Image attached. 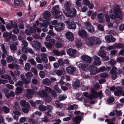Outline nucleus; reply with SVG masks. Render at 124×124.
Instances as JSON below:
<instances>
[{
    "label": "nucleus",
    "instance_id": "4",
    "mask_svg": "<svg viewBox=\"0 0 124 124\" xmlns=\"http://www.w3.org/2000/svg\"><path fill=\"white\" fill-rule=\"evenodd\" d=\"M65 23L68 26V28L70 29L75 30L76 28V25L73 21H67L65 22Z\"/></svg>",
    "mask_w": 124,
    "mask_h": 124
},
{
    "label": "nucleus",
    "instance_id": "6",
    "mask_svg": "<svg viewBox=\"0 0 124 124\" xmlns=\"http://www.w3.org/2000/svg\"><path fill=\"white\" fill-rule=\"evenodd\" d=\"M32 46L33 48L36 50H39L41 47L40 43L36 41H34L32 42Z\"/></svg>",
    "mask_w": 124,
    "mask_h": 124
},
{
    "label": "nucleus",
    "instance_id": "5",
    "mask_svg": "<svg viewBox=\"0 0 124 124\" xmlns=\"http://www.w3.org/2000/svg\"><path fill=\"white\" fill-rule=\"evenodd\" d=\"M53 15L54 17L55 18H58L60 17L61 20L63 19L64 17L62 14L61 12L60 11H53Z\"/></svg>",
    "mask_w": 124,
    "mask_h": 124
},
{
    "label": "nucleus",
    "instance_id": "1",
    "mask_svg": "<svg viewBox=\"0 0 124 124\" xmlns=\"http://www.w3.org/2000/svg\"><path fill=\"white\" fill-rule=\"evenodd\" d=\"M85 42L87 45L91 46L99 45L101 43L100 39L94 37H91L86 39Z\"/></svg>",
    "mask_w": 124,
    "mask_h": 124
},
{
    "label": "nucleus",
    "instance_id": "57",
    "mask_svg": "<svg viewBox=\"0 0 124 124\" xmlns=\"http://www.w3.org/2000/svg\"><path fill=\"white\" fill-rule=\"evenodd\" d=\"M117 61L119 62H121L124 61V58L123 57H119L117 59Z\"/></svg>",
    "mask_w": 124,
    "mask_h": 124
},
{
    "label": "nucleus",
    "instance_id": "20",
    "mask_svg": "<svg viewBox=\"0 0 124 124\" xmlns=\"http://www.w3.org/2000/svg\"><path fill=\"white\" fill-rule=\"evenodd\" d=\"M54 53L57 56H62L65 54V53L64 51H62L60 52H59L57 50H54L53 51Z\"/></svg>",
    "mask_w": 124,
    "mask_h": 124
},
{
    "label": "nucleus",
    "instance_id": "53",
    "mask_svg": "<svg viewBox=\"0 0 124 124\" xmlns=\"http://www.w3.org/2000/svg\"><path fill=\"white\" fill-rule=\"evenodd\" d=\"M22 51L24 54H26L28 51V49L26 47L23 46L22 47Z\"/></svg>",
    "mask_w": 124,
    "mask_h": 124
},
{
    "label": "nucleus",
    "instance_id": "26",
    "mask_svg": "<svg viewBox=\"0 0 124 124\" xmlns=\"http://www.w3.org/2000/svg\"><path fill=\"white\" fill-rule=\"evenodd\" d=\"M44 15V17L46 19H48L51 16V14L49 11H46L43 13Z\"/></svg>",
    "mask_w": 124,
    "mask_h": 124
},
{
    "label": "nucleus",
    "instance_id": "49",
    "mask_svg": "<svg viewBox=\"0 0 124 124\" xmlns=\"http://www.w3.org/2000/svg\"><path fill=\"white\" fill-rule=\"evenodd\" d=\"M101 62L100 60L95 61L93 63V64L94 65L96 66H99L101 64Z\"/></svg>",
    "mask_w": 124,
    "mask_h": 124
},
{
    "label": "nucleus",
    "instance_id": "31",
    "mask_svg": "<svg viewBox=\"0 0 124 124\" xmlns=\"http://www.w3.org/2000/svg\"><path fill=\"white\" fill-rule=\"evenodd\" d=\"M29 120L32 124H38L40 123L38 120L37 119H33L32 118H30L29 119Z\"/></svg>",
    "mask_w": 124,
    "mask_h": 124
},
{
    "label": "nucleus",
    "instance_id": "48",
    "mask_svg": "<svg viewBox=\"0 0 124 124\" xmlns=\"http://www.w3.org/2000/svg\"><path fill=\"white\" fill-rule=\"evenodd\" d=\"M33 76V74L31 72H27L25 74V76L27 78H31Z\"/></svg>",
    "mask_w": 124,
    "mask_h": 124
},
{
    "label": "nucleus",
    "instance_id": "7",
    "mask_svg": "<svg viewBox=\"0 0 124 124\" xmlns=\"http://www.w3.org/2000/svg\"><path fill=\"white\" fill-rule=\"evenodd\" d=\"M90 74L92 75H94L98 72V68L96 67L91 65L89 68Z\"/></svg>",
    "mask_w": 124,
    "mask_h": 124
},
{
    "label": "nucleus",
    "instance_id": "42",
    "mask_svg": "<svg viewBox=\"0 0 124 124\" xmlns=\"http://www.w3.org/2000/svg\"><path fill=\"white\" fill-rule=\"evenodd\" d=\"M22 87H17L16 89V93L18 94H20L22 92Z\"/></svg>",
    "mask_w": 124,
    "mask_h": 124
},
{
    "label": "nucleus",
    "instance_id": "43",
    "mask_svg": "<svg viewBox=\"0 0 124 124\" xmlns=\"http://www.w3.org/2000/svg\"><path fill=\"white\" fill-rule=\"evenodd\" d=\"M39 109L42 111H44L46 109V107L44 106H39Z\"/></svg>",
    "mask_w": 124,
    "mask_h": 124
},
{
    "label": "nucleus",
    "instance_id": "35",
    "mask_svg": "<svg viewBox=\"0 0 124 124\" xmlns=\"http://www.w3.org/2000/svg\"><path fill=\"white\" fill-rule=\"evenodd\" d=\"M55 72L57 75L61 76L62 75L63 73H64L65 72L64 70H56Z\"/></svg>",
    "mask_w": 124,
    "mask_h": 124
},
{
    "label": "nucleus",
    "instance_id": "14",
    "mask_svg": "<svg viewBox=\"0 0 124 124\" xmlns=\"http://www.w3.org/2000/svg\"><path fill=\"white\" fill-rule=\"evenodd\" d=\"M26 92V97L28 99L31 98V96L33 95L34 93V92L31 89H27Z\"/></svg>",
    "mask_w": 124,
    "mask_h": 124
},
{
    "label": "nucleus",
    "instance_id": "61",
    "mask_svg": "<svg viewBox=\"0 0 124 124\" xmlns=\"http://www.w3.org/2000/svg\"><path fill=\"white\" fill-rule=\"evenodd\" d=\"M52 95L53 97H57V94L56 92L54 90H52L50 92Z\"/></svg>",
    "mask_w": 124,
    "mask_h": 124
},
{
    "label": "nucleus",
    "instance_id": "15",
    "mask_svg": "<svg viewBox=\"0 0 124 124\" xmlns=\"http://www.w3.org/2000/svg\"><path fill=\"white\" fill-rule=\"evenodd\" d=\"M105 47L103 46H101L100 47L99 52L98 53V55L102 58H103L106 55L105 52L104 51Z\"/></svg>",
    "mask_w": 124,
    "mask_h": 124
},
{
    "label": "nucleus",
    "instance_id": "12",
    "mask_svg": "<svg viewBox=\"0 0 124 124\" xmlns=\"http://www.w3.org/2000/svg\"><path fill=\"white\" fill-rule=\"evenodd\" d=\"M81 59L87 63H90L92 61L91 57L86 55H83L81 57Z\"/></svg>",
    "mask_w": 124,
    "mask_h": 124
},
{
    "label": "nucleus",
    "instance_id": "2",
    "mask_svg": "<svg viewBox=\"0 0 124 124\" xmlns=\"http://www.w3.org/2000/svg\"><path fill=\"white\" fill-rule=\"evenodd\" d=\"M113 11L115 15L113 14H111L110 15L111 19H114L116 17L117 18H120L122 13L119 7L118 6H116L114 9Z\"/></svg>",
    "mask_w": 124,
    "mask_h": 124
},
{
    "label": "nucleus",
    "instance_id": "39",
    "mask_svg": "<svg viewBox=\"0 0 124 124\" xmlns=\"http://www.w3.org/2000/svg\"><path fill=\"white\" fill-rule=\"evenodd\" d=\"M55 103L57 107L58 108H62L63 107L62 104L61 103L58 101H56Z\"/></svg>",
    "mask_w": 124,
    "mask_h": 124
},
{
    "label": "nucleus",
    "instance_id": "9",
    "mask_svg": "<svg viewBox=\"0 0 124 124\" xmlns=\"http://www.w3.org/2000/svg\"><path fill=\"white\" fill-rule=\"evenodd\" d=\"M117 69L115 67H113L110 71V73L112 75V78L114 79H115L117 78V72L116 71Z\"/></svg>",
    "mask_w": 124,
    "mask_h": 124
},
{
    "label": "nucleus",
    "instance_id": "54",
    "mask_svg": "<svg viewBox=\"0 0 124 124\" xmlns=\"http://www.w3.org/2000/svg\"><path fill=\"white\" fill-rule=\"evenodd\" d=\"M40 76L42 78H44L45 75V73L43 71H41L39 73Z\"/></svg>",
    "mask_w": 124,
    "mask_h": 124
},
{
    "label": "nucleus",
    "instance_id": "27",
    "mask_svg": "<svg viewBox=\"0 0 124 124\" xmlns=\"http://www.w3.org/2000/svg\"><path fill=\"white\" fill-rule=\"evenodd\" d=\"M117 91L114 92L115 94L117 96H119L122 92V89L120 87H119L117 88Z\"/></svg>",
    "mask_w": 124,
    "mask_h": 124
},
{
    "label": "nucleus",
    "instance_id": "59",
    "mask_svg": "<svg viewBox=\"0 0 124 124\" xmlns=\"http://www.w3.org/2000/svg\"><path fill=\"white\" fill-rule=\"evenodd\" d=\"M105 70V66H102L99 69H98V72H102Z\"/></svg>",
    "mask_w": 124,
    "mask_h": 124
},
{
    "label": "nucleus",
    "instance_id": "16",
    "mask_svg": "<svg viewBox=\"0 0 124 124\" xmlns=\"http://www.w3.org/2000/svg\"><path fill=\"white\" fill-rule=\"evenodd\" d=\"M104 16V13H99L97 16L98 18V21L100 23H103L104 21L103 17Z\"/></svg>",
    "mask_w": 124,
    "mask_h": 124
},
{
    "label": "nucleus",
    "instance_id": "37",
    "mask_svg": "<svg viewBox=\"0 0 124 124\" xmlns=\"http://www.w3.org/2000/svg\"><path fill=\"white\" fill-rule=\"evenodd\" d=\"M46 96H45L44 98H45V100L46 102H50L51 100V98L49 96L48 94H46Z\"/></svg>",
    "mask_w": 124,
    "mask_h": 124
},
{
    "label": "nucleus",
    "instance_id": "41",
    "mask_svg": "<svg viewBox=\"0 0 124 124\" xmlns=\"http://www.w3.org/2000/svg\"><path fill=\"white\" fill-rule=\"evenodd\" d=\"M3 109L5 113H8L9 112V108L6 106H4L2 108Z\"/></svg>",
    "mask_w": 124,
    "mask_h": 124
},
{
    "label": "nucleus",
    "instance_id": "40",
    "mask_svg": "<svg viewBox=\"0 0 124 124\" xmlns=\"http://www.w3.org/2000/svg\"><path fill=\"white\" fill-rule=\"evenodd\" d=\"M108 76V74L106 73H103L100 75V77L101 78H107Z\"/></svg>",
    "mask_w": 124,
    "mask_h": 124
},
{
    "label": "nucleus",
    "instance_id": "10",
    "mask_svg": "<svg viewBox=\"0 0 124 124\" xmlns=\"http://www.w3.org/2000/svg\"><path fill=\"white\" fill-rule=\"evenodd\" d=\"M97 93L94 89H92L91 91V94L89 96V99L90 100L93 99L94 98H97Z\"/></svg>",
    "mask_w": 124,
    "mask_h": 124
},
{
    "label": "nucleus",
    "instance_id": "23",
    "mask_svg": "<svg viewBox=\"0 0 124 124\" xmlns=\"http://www.w3.org/2000/svg\"><path fill=\"white\" fill-rule=\"evenodd\" d=\"M21 106L23 107H27L28 108H30V106L29 103L26 102L24 100H21L20 102Z\"/></svg>",
    "mask_w": 124,
    "mask_h": 124
},
{
    "label": "nucleus",
    "instance_id": "17",
    "mask_svg": "<svg viewBox=\"0 0 124 124\" xmlns=\"http://www.w3.org/2000/svg\"><path fill=\"white\" fill-rule=\"evenodd\" d=\"M78 33V34L83 39H85L87 36V34L84 30H80Z\"/></svg>",
    "mask_w": 124,
    "mask_h": 124
},
{
    "label": "nucleus",
    "instance_id": "56",
    "mask_svg": "<svg viewBox=\"0 0 124 124\" xmlns=\"http://www.w3.org/2000/svg\"><path fill=\"white\" fill-rule=\"evenodd\" d=\"M83 3L85 5L89 6L90 4V1L87 0H84Z\"/></svg>",
    "mask_w": 124,
    "mask_h": 124
},
{
    "label": "nucleus",
    "instance_id": "38",
    "mask_svg": "<svg viewBox=\"0 0 124 124\" xmlns=\"http://www.w3.org/2000/svg\"><path fill=\"white\" fill-rule=\"evenodd\" d=\"M28 61L30 62L32 65L35 66L36 65V62L33 58H31L29 59Z\"/></svg>",
    "mask_w": 124,
    "mask_h": 124
},
{
    "label": "nucleus",
    "instance_id": "55",
    "mask_svg": "<svg viewBox=\"0 0 124 124\" xmlns=\"http://www.w3.org/2000/svg\"><path fill=\"white\" fill-rule=\"evenodd\" d=\"M31 67L30 64L29 63H27L25 64L24 69L26 70H29L30 69Z\"/></svg>",
    "mask_w": 124,
    "mask_h": 124
},
{
    "label": "nucleus",
    "instance_id": "24",
    "mask_svg": "<svg viewBox=\"0 0 124 124\" xmlns=\"http://www.w3.org/2000/svg\"><path fill=\"white\" fill-rule=\"evenodd\" d=\"M71 4L70 3L68 2H66L64 5V8L65 9L64 10V11H67L71 9L72 8L70 7Z\"/></svg>",
    "mask_w": 124,
    "mask_h": 124
},
{
    "label": "nucleus",
    "instance_id": "28",
    "mask_svg": "<svg viewBox=\"0 0 124 124\" xmlns=\"http://www.w3.org/2000/svg\"><path fill=\"white\" fill-rule=\"evenodd\" d=\"M43 83L47 85H51V83L50 80L47 78H45L42 80Z\"/></svg>",
    "mask_w": 124,
    "mask_h": 124
},
{
    "label": "nucleus",
    "instance_id": "3",
    "mask_svg": "<svg viewBox=\"0 0 124 124\" xmlns=\"http://www.w3.org/2000/svg\"><path fill=\"white\" fill-rule=\"evenodd\" d=\"M76 10L75 8H72L66 11H64V13L66 15L70 18L74 17L76 14Z\"/></svg>",
    "mask_w": 124,
    "mask_h": 124
},
{
    "label": "nucleus",
    "instance_id": "44",
    "mask_svg": "<svg viewBox=\"0 0 124 124\" xmlns=\"http://www.w3.org/2000/svg\"><path fill=\"white\" fill-rule=\"evenodd\" d=\"M87 29L88 31L90 33H93L94 31V29L93 26L87 28Z\"/></svg>",
    "mask_w": 124,
    "mask_h": 124
},
{
    "label": "nucleus",
    "instance_id": "51",
    "mask_svg": "<svg viewBox=\"0 0 124 124\" xmlns=\"http://www.w3.org/2000/svg\"><path fill=\"white\" fill-rule=\"evenodd\" d=\"M114 112H115V114L117 115L118 116H120L122 115V113L121 111H118L116 109L113 110Z\"/></svg>",
    "mask_w": 124,
    "mask_h": 124
},
{
    "label": "nucleus",
    "instance_id": "47",
    "mask_svg": "<svg viewBox=\"0 0 124 124\" xmlns=\"http://www.w3.org/2000/svg\"><path fill=\"white\" fill-rule=\"evenodd\" d=\"M13 58L11 56H10L7 57L6 60L8 63H10L13 61Z\"/></svg>",
    "mask_w": 124,
    "mask_h": 124
},
{
    "label": "nucleus",
    "instance_id": "32",
    "mask_svg": "<svg viewBox=\"0 0 124 124\" xmlns=\"http://www.w3.org/2000/svg\"><path fill=\"white\" fill-rule=\"evenodd\" d=\"M79 66L81 67L82 69L84 71H86L87 70L88 65L87 64H82L80 63L79 64Z\"/></svg>",
    "mask_w": 124,
    "mask_h": 124
},
{
    "label": "nucleus",
    "instance_id": "34",
    "mask_svg": "<svg viewBox=\"0 0 124 124\" xmlns=\"http://www.w3.org/2000/svg\"><path fill=\"white\" fill-rule=\"evenodd\" d=\"M9 91L8 89L5 88L3 89L2 90V91L5 94L6 96L8 98H9Z\"/></svg>",
    "mask_w": 124,
    "mask_h": 124
},
{
    "label": "nucleus",
    "instance_id": "25",
    "mask_svg": "<svg viewBox=\"0 0 124 124\" xmlns=\"http://www.w3.org/2000/svg\"><path fill=\"white\" fill-rule=\"evenodd\" d=\"M80 84L78 80H76L73 83L72 86L75 89H76L79 87Z\"/></svg>",
    "mask_w": 124,
    "mask_h": 124
},
{
    "label": "nucleus",
    "instance_id": "58",
    "mask_svg": "<svg viewBox=\"0 0 124 124\" xmlns=\"http://www.w3.org/2000/svg\"><path fill=\"white\" fill-rule=\"evenodd\" d=\"M76 45L78 47H80L82 46V43L78 39H77L76 42Z\"/></svg>",
    "mask_w": 124,
    "mask_h": 124
},
{
    "label": "nucleus",
    "instance_id": "50",
    "mask_svg": "<svg viewBox=\"0 0 124 124\" xmlns=\"http://www.w3.org/2000/svg\"><path fill=\"white\" fill-rule=\"evenodd\" d=\"M23 85V82L21 81H19L18 82H17L16 84V85L17 87H21Z\"/></svg>",
    "mask_w": 124,
    "mask_h": 124
},
{
    "label": "nucleus",
    "instance_id": "8",
    "mask_svg": "<svg viewBox=\"0 0 124 124\" xmlns=\"http://www.w3.org/2000/svg\"><path fill=\"white\" fill-rule=\"evenodd\" d=\"M65 25L63 23H60L57 24L55 26V29L57 31L63 30L65 28Z\"/></svg>",
    "mask_w": 124,
    "mask_h": 124
},
{
    "label": "nucleus",
    "instance_id": "21",
    "mask_svg": "<svg viewBox=\"0 0 124 124\" xmlns=\"http://www.w3.org/2000/svg\"><path fill=\"white\" fill-rule=\"evenodd\" d=\"M76 53V50L73 49H69L67 50V53L70 56H74Z\"/></svg>",
    "mask_w": 124,
    "mask_h": 124
},
{
    "label": "nucleus",
    "instance_id": "18",
    "mask_svg": "<svg viewBox=\"0 0 124 124\" xmlns=\"http://www.w3.org/2000/svg\"><path fill=\"white\" fill-rule=\"evenodd\" d=\"M65 36L66 38L70 41H72L74 39V35L71 32H69L66 33Z\"/></svg>",
    "mask_w": 124,
    "mask_h": 124
},
{
    "label": "nucleus",
    "instance_id": "45",
    "mask_svg": "<svg viewBox=\"0 0 124 124\" xmlns=\"http://www.w3.org/2000/svg\"><path fill=\"white\" fill-rule=\"evenodd\" d=\"M10 47L11 50L15 51L16 50V47L13 44H10Z\"/></svg>",
    "mask_w": 124,
    "mask_h": 124
},
{
    "label": "nucleus",
    "instance_id": "30",
    "mask_svg": "<svg viewBox=\"0 0 124 124\" xmlns=\"http://www.w3.org/2000/svg\"><path fill=\"white\" fill-rule=\"evenodd\" d=\"M47 55L45 54H44L41 57V59L42 61V62H44L46 63L48 62V60L47 57Z\"/></svg>",
    "mask_w": 124,
    "mask_h": 124
},
{
    "label": "nucleus",
    "instance_id": "52",
    "mask_svg": "<svg viewBox=\"0 0 124 124\" xmlns=\"http://www.w3.org/2000/svg\"><path fill=\"white\" fill-rule=\"evenodd\" d=\"M67 98V97L65 95H61L59 97L60 101H61L65 100Z\"/></svg>",
    "mask_w": 124,
    "mask_h": 124
},
{
    "label": "nucleus",
    "instance_id": "62",
    "mask_svg": "<svg viewBox=\"0 0 124 124\" xmlns=\"http://www.w3.org/2000/svg\"><path fill=\"white\" fill-rule=\"evenodd\" d=\"M105 18L106 21L107 22H110L109 16L107 14H106L105 15Z\"/></svg>",
    "mask_w": 124,
    "mask_h": 124
},
{
    "label": "nucleus",
    "instance_id": "11",
    "mask_svg": "<svg viewBox=\"0 0 124 124\" xmlns=\"http://www.w3.org/2000/svg\"><path fill=\"white\" fill-rule=\"evenodd\" d=\"M82 118L83 117L81 116H77L74 117L72 119L73 124H78L80 122Z\"/></svg>",
    "mask_w": 124,
    "mask_h": 124
},
{
    "label": "nucleus",
    "instance_id": "46",
    "mask_svg": "<svg viewBox=\"0 0 124 124\" xmlns=\"http://www.w3.org/2000/svg\"><path fill=\"white\" fill-rule=\"evenodd\" d=\"M45 44L46 45V46L48 48H52L53 47V45L52 44L50 43H49L47 42H45Z\"/></svg>",
    "mask_w": 124,
    "mask_h": 124
},
{
    "label": "nucleus",
    "instance_id": "19",
    "mask_svg": "<svg viewBox=\"0 0 124 124\" xmlns=\"http://www.w3.org/2000/svg\"><path fill=\"white\" fill-rule=\"evenodd\" d=\"M68 73L70 74H72L76 70V68L72 66H70L67 67L66 69Z\"/></svg>",
    "mask_w": 124,
    "mask_h": 124
},
{
    "label": "nucleus",
    "instance_id": "29",
    "mask_svg": "<svg viewBox=\"0 0 124 124\" xmlns=\"http://www.w3.org/2000/svg\"><path fill=\"white\" fill-rule=\"evenodd\" d=\"M43 23H40V25L41 26L45 27H47V25L49 23V22L47 20H44L43 21Z\"/></svg>",
    "mask_w": 124,
    "mask_h": 124
},
{
    "label": "nucleus",
    "instance_id": "33",
    "mask_svg": "<svg viewBox=\"0 0 124 124\" xmlns=\"http://www.w3.org/2000/svg\"><path fill=\"white\" fill-rule=\"evenodd\" d=\"M113 46L114 47L118 48H121L124 47L123 45L120 43H115L114 44Z\"/></svg>",
    "mask_w": 124,
    "mask_h": 124
},
{
    "label": "nucleus",
    "instance_id": "64",
    "mask_svg": "<svg viewBox=\"0 0 124 124\" xmlns=\"http://www.w3.org/2000/svg\"><path fill=\"white\" fill-rule=\"evenodd\" d=\"M55 47L57 48H60L63 46L62 44L59 42H57L55 45Z\"/></svg>",
    "mask_w": 124,
    "mask_h": 124
},
{
    "label": "nucleus",
    "instance_id": "22",
    "mask_svg": "<svg viewBox=\"0 0 124 124\" xmlns=\"http://www.w3.org/2000/svg\"><path fill=\"white\" fill-rule=\"evenodd\" d=\"M3 54L2 57L3 59H5L6 57V55L8 56L9 54L8 49V48L2 51Z\"/></svg>",
    "mask_w": 124,
    "mask_h": 124
},
{
    "label": "nucleus",
    "instance_id": "63",
    "mask_svg": "<svg viewBox=\"0 0 124 124\" xmlns=\"http://www.w3.org/2000/svg\"><path fill=\"white\" fill-rule=\"evenodd\" d=\"M114 97H111L107 100V102L108 103H111L114 101Z\"/></svg>",
    "mask_w": 124,
    "mask_h": 124
},
{
    "label": "nucleus",
    "instance_id": "60",
    "mask_svg": "<svg viewBox=\"0 0 124 124\" xmlns=\"http://www.w3.org/2000/svg\"><path fill=\"white\" fill-rule=\"evenodd\" d=\"M33 27H30V30L31 31V33H35L36 30L35 29V28L36 27H34L33 26Z\"/></svg>",
    "mask_w": 124,
    "mask_h": 124
},
{
    "label": "nucleus",
    "instance_id": "13",
    "mask_svg": "<svg viewBox=\"0 0 124 124\" xmlns=\"http://www.w3.org/2000/svg\"><path fill=\"white\" fill-rule=\"evenodd\" d=\"M105 39L106 41L109 43L114 42L116 40V39L112 35H107L105 37Z\"/></svg>",
    "mask_w": 124,
    "mask_h": 124
},
{
    "label": "nucleus",
    "instance_id": "36",
    "mask_svg": "<svg viewBox=\"0 0 124 124\" xmlns=\"http://www.w3.org/2000/svg\"><path fill=\"white\" fill-rule=\"evenodd\" d=\"M47 94V93H46L44 91L42 90L41 91L39 92V95L40 97L44 98L46 95Z\"/></svg>",
    "mask_w": 124,
    "mask_h": 124
}]
</instances>
